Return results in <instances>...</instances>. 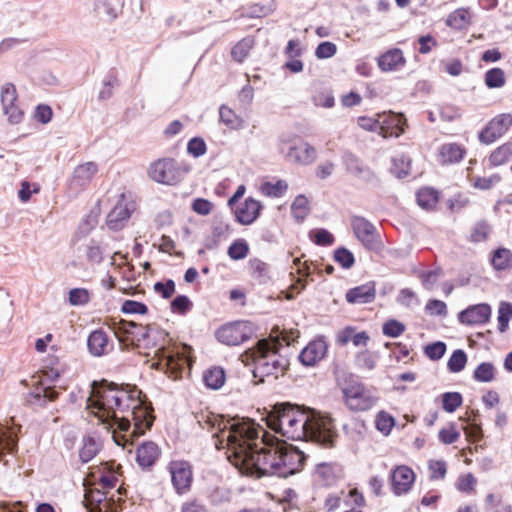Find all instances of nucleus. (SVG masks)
I'll return each instance as SVG.
<instances>
[{"label": "nucleus", "mask_w": 512, "mask_h": 512, "mask_svg": "<svg viewBox=\"0 0 512 512\" xmlns=\"http://www.w3.org/2000/svg\"><path fill=\"white\" fill-rule=\"evenodd\" d=\"M202 428L216 430L215 447L226 449L228 461L242 474L260 478L266 475L288 477L300 472L305 465V454L284 441L276 440L259 430L249 421L225 419L208 409L195 413Z\"/></svg>", "instance_id": "1"}, {"label": "nucleus", "mask_w": 512, "mask_h": 512, "mask_svg": "<svg viewBox=\"0 0 512 512\" xmlns=\"http://www.w3.org/2000/svg\"><path fill=\"white\" fill-rule=\"evenodd\" d=\"M87 408L123 448L149 430L155 419L146 396L130 384L103 381L88 398Z\"/></svg>", "instance_id": "2"}, {"label": "nucleus", "mask_w": 512, "mask_h": 512, "mask_svg": "<svg viewBox=\"0 0 512 512\" xmlns=\"http://www.w3.org/2000/svg\"><path fill=\"white\" fill-rule=\"evenodd\" d=\"M141 348L154 351V366L170 379L182 378L191 366V348L176 343L166 330L156 324L146 325Z\"/></svg>", "instance_id": "3"}, {"label": "nucleus", "mask_w": 512, "mask_h": 512, "mask_svg": "<svg viewBox=\"0 0 512 512\" xmlns=\"http://www.w3.org/2000/svg\"><path fill=\"white\" fill-rule=\"evenodd\" d=\"M307 423L309 412L289 403L275 405L266 416V424L271 430L291 440L307 438Z\"/></svg>", "instance_id": "4"}, {"label": "nucleus", "mask_w": 512, "mask_h": 512, "mask_svg": "<svg viewBox=\"0 0 512 512\" xmlns=\"http://www.w3.org/2000/svg\"><path fill=\"white\" fill-rule=\"evenodd\" d=\"M251 354L254 362L253 376L258 382L263 383L267 378L277 379L285 374L288 361L279 353L278 341L262 339L251 349Z\"/></svg>", "instance_id": "5"}, {"label": "nucleus", "mask_w": 512, "mask_h": 512, "mask_svg": "<svg viewBox=\"0 0 512 512\" xmlns=\"http://www.w3.org/2000/svg\"><path fill=\"white\" fill-rule=\"evenodd\" d=\"M189 167L172 157H162L150 163L147 174L156 183L175 186L183 181Z\"/></svg>", "instance_id": "6"}, {"label": "nucleus", "mask_w": 512, "mask_h": 512, "mask_svg": "<svg viewBox=\"0 0 512 512\" xmlns=\"http://www.w3.org/2000/svg\"><path fill=\"white\" fill-rule=\"evenodd\" d=\"M345 406L352 412H366L374 408L379 400L373 388L359 381L346 383L342 389Z\"/></svg>", "instance_id": "7"}, {"label": "nucleus", "mask_w": 512, "mask_h": 512, "mask_svg": "<svg viewBox=\"0 0 512 512\" xmlns=\"http://www.w3.org/2000/svg\"><path fill=\"white\" fill-rule=\"evenodd\" d=\"M306 426V441L310 440L325 447L334 446L338 434L331 417L318 413H309V423Z\"/></svg>", "instance_id": "8"}, {"label": "nucleus", "mask_w": 512, "mask_h": 512, "mask_svg": "<svg viewBox=\"0 0 512 512\" xmlns=\"http://www.w3.org/2000/svg\"><path fill=\"white\" fill-rule=\"evenodd\" d=\"M125 491L119 487L116 493L119 495L115 498V494L110 495V491H104L100 488H87L85 492V503L89 512H119L122 510L124 500L121 495Z\"/></svg>", "instance_id": "9"}, {"label": "nucleus", "mask_w": 512, "mask_h": 512, "mask_svg": "<svg viewBox=\"0 0 512 512\" xmlns=\"http://www.w3.org/2000/svg\"><path fill=\"white\" fill-rule=\"evenodd\" d=\"M121 466L114 461L104 462L98 466L91 467L87 476L88 488H100L110 491L115 488L121 476Z\"/></svg>", "instance_id": "10"}, {"label": "nucleus", "mask_w": 512, "mask_h": 512, "mask_svg": "<svg viewBox=\"0 0 512 512\" xmlns=\"http://www.w3.org/2000/svg\"><path fill=\"white\" fill-rule=\"evenodd\" d=\"M351 227L355 237L370 251L380 254L384 250V244L376 227L362 216L351 218Z\"/></svg>", "instance_id": "11"}, {"label": "nucleus", "mask_w": 512, "mask_h": 512, "mask_svg": "<svg viewBox=\"0 0 512 512\" xmlns=\"http://www.w3.org/2000/svg\"><path fill=\"white\" fill-rule=\"evenodd\" d=\"M166 468L170 474L174 492L179 496L188 494L194 481L192 464L189 461L177 459L168 462Z\"/></svg>", "instance_id": "12"}, {"label": "nucleus", "mask_w": 512, "mask_h": 512, "mask_svg": "<svg viewBox=\"0 0 512 512\" xmlns=\"http://www.w3.org/2000/svg\"><path fill=\"white\" fill-rule=\"evenodd\" d=\"M109 328L124 347L128 348L131 346L141 348L146 326L133 321L120 319L118 321L112 320L109 323Z\"/></svg>", "instance_id": "13"}, {"label": "nucleus", "mask_w": 512, "mask_h": 512, "mask_svg": "<svg viewBox=\"0 0 512 512\" xmlns=\"http://www.w3.org/2000/svg\"><path fill=\"white\" fill-rule=\"evenodd\" d=\"M253 335L252 325L247 321H235L220 326L216 332V339L227 346H238Z\"/></svg>", "instance_id": "14"}, {"label": "nucleus", "mask_w": 512, "mask_h": 512, "mask_svg": "<svg viewBox=\"0 0 512 512\" xmlns=\"http://www.w3.org/2000/svg\"><path fill=\"white\" fill-rule=\"evenodd\" d=\"M289 143L288 151L285 155L286 159L298 165H311L317 158V151L308 142L295 137L290 141H282L281 144Z\"/></svg>", "instance_id": "15"}, {"label": "nucleus", "mask_w": 512, "mask_h": 512, "mask_svg": "<svg viewBox=\"0 0 512 512\" xmlns=\"http://www.w3.org/2000/svg\"><path fill=\"white\" fill-rule=\"evenodd\" d=\"M512 125V115L502 113L492 118L479 133V141L483 144H491L502 137Z\"/></svg>", "instance_id": "16"}, {"label": "nucleus", "mask_w": 512, "mask_h": 512, "mask_svg": "<svg viewBox=\"0 0 512 512\" xmlns=\"http://www.w3.org/2000/svg\"><path fill=\"white\" fill-rule=\"evenodd\" d=\"M416 474L407 465H398L390 473L391 491L396 496L407 494L413 487Z\"/></svg>", "instance_id": "17"}, {"label": "nucleus", "mask_w": 512, "mask_h": 512, "mask_svg": "<svg viewBox=\"0 0 512 512\" xmlns=\"http://www.w3.org/2000/svg\"><path fill=\"white\" fill-rule=\"evenodd\" d=\"M378 133L383 138L399 137L405 131L406 118L399 113H379Z\"/></svg>", "instance_id": "18"}, {"label": "nucleus", "mask_w": 512, "mask_h": 512, "mask_svg": "<svg viewBox=\"0 0 512 512\" xmlns=\"http://www.w3.org/2000/svg\"><path fill=\"white\" fill-rule=\"evenodd\" d=\"M262 208L263 206L259 200L248 197L244 202L237 206L235 205L231 209L233 210L236 222L247 226L251 225L259 218Z\"/></svg>", "instance_id": "19"}, {"label": "nucleus", "mask_w": 512, "mask_h": 512, "mask_svg": "<svg viewBox=\"0 0 512 512\" xmlns=\"http://www.w3.org/2000/svg\"><path fill=\"white\" fill-rule=\"evenodd\" d=\"M491 307L486 303L470 305L458 314V321L467 326L482 325L489 321Z\"/></svg>", "instance_id": "20"}, {"label": "nucleus", "mask_w": 512, "mask_h": 512, "mask_svg": "<svg viewBox=\"0 0 512 512\" xmlns=\"http://www.w3.org/2000/svg\"><path fill=\"white\" fill-rule=\"evenodd\" d=\"M328 344L322 338L310 341L300 352L299 360L305 366H315L326 356Z\"/></svg>", "instance_id": "21"}, {"label": "nucleus", "mask_w": 512, "mask_h": 512, "mask_svg": "<svg viewBox=\"0 0 512 512\" xmlns=\"http://www.w3.org/2000/svg\"><path fill=\"white\" fill-rule=\"evenodd\" d=\"M87 346L89 352L96 357L107 355L114 348L108 333L102 328L96 329L89 334Z\"/></svg>", "instance_id": "22"}, {"label": "nucleus", "mask_w": 512, "mask_h": 512, "mask_svg": "<svg viewBox=\"0 0 512 512\" xmlns=\"http://www.w3.org/2000/svg\"><path fill=\"white\" fill-rule=\"evenodd\" d=\"M467 150L464 145L449 142L442 144L437 151L436 157L437 161L445 166V165H453L461 162L466 156Z\"/></svg>", "instance_id": "23"}, {"label": "nucleus", "mask_w": 512, "mask_h": 512, "mask_svg": "<svg viewBox=\"0 0 512 512\" xmlns=\"http://www.w3.org/2000/svg\"><path fill=\"white\" fill-rule=\"evenodd\" d=\"M131 213L132 209L129 204L125 202L124 195H122L121 200L117 202L114 208L107 215V227L113 231L121 230L131 217Z\"/></svg>", "instance_id": "24"}, {"label": "nucleus", "mask_w": 512, "mask_h": 512, "mask_svg": "<svg viewBox=\"0 0 512 512\" xmlns=\"http://www.w3.org/2000/svg\"><path fill=\"white\" fill-rule=\"evenodd\" d=\"M376 299V283L374 281L353 287L345 294L349 304H368Z\"/></svg>", "instance_id": "25"}, {"label": "nucleus", "mask_w": 512, "mask_h": 512, "mask_svg": "<svg viewBox=\"0 0 512 512\" xmlns=\"http://www.w3.org/2000/svg\"><path fill=\"white\" fill-rule=\"evenodd\" d=\"M377 65L382 72L397 71L405 67L406 58L400 48H390L377 58Z\"/></svg>", "instance_id": "26"}, {"label": "nucleus", "mask_w": 512, "mask_h": 512, "mask_svg": "<svg viewBox=\"0 0 512 512\" xmlns=\"http://www.w3.org/2000/svg\"><path fill=\"white\" fill-rule=\"evenodd\" d=\"M18 425H3L0 423V463L5 454H13L17 450Z\"/></svg>", "instance_id": "27"}, {"label": "nucleus", "mask_w": 512, "mask_h": 512, "mask_svg": "<svg viewBox=\"0 0 512 512\" xmlns=\"http://www.w3.org/2000/svg\"><path fill=\"white\" fill-rule=\"evenodd\" d=\"M161 456V450L154 442H143L136 450V462L142 469H150Z\"/></svg>", "instance_id": "28"}, {"label": "nucleus", "mask_w": 512, "mask_h": 512, "mask_svg": "<svg viewBox=\"0 0 512 512\" xmlns=\"http://www.w3.org/2000/svg\"><path fill=\"white\" fill-rule=\"evenodd\" d=\"M97 172L98 165L93 161L80 164L73 171L70 185L83 189L90 184Z\"/></svg>", "instance_id": "29"}, {"label": "nucleus", "mask_w": 512, "mask_h": 512, "mask_svg": "<svg viewBox=\"0 0 512 512\" xmlns=\"http://www.w3.org/2000/svg\"><path fill=\"white\" fill-rule=\"evenodd\" d=\"M345 166L347 172L358 182V183H370L374 180V172L365 165L359 158L350 155L345 160Z\"/></svg>", "instance_id": "30"}, {"label": "nucleus", "mask_w": 512, "mask_h": 512, "mask_svg": "<svg viewBox=\"0 0 512 512\" xmlns=\"http://www.w3.org/2000/svg\"><path fill=\"white\" fill-rule=\"evenodd\" d=\"M445 24L454 30H465L472 24L470 8L461 7L448 14Z\"/></svg>", "instance_id": "31"}, {"label": "nucleus", "mask_w": 512, "mask_h": 512, "mask_svg": "<svg viewBox=\"0 0 512 512\" xmlns=\"http://www.w3.org/2000/svg\"><path fill=\"white\" fill-rule=\"evenodd\" d=\"M369 340L370 336L367 332H356V329L351 326L345 327L338 336V342L341 345H346L351 341L355 346H366Z\"/></svg>", "instance_id": "32"}, {"label": "nucleus", "mask_w": 512, "mask_h": 512, "mask_svg": "<svg viewBox=\"0 0 512 512\" xmlns=\"http://www.w3.org/2000/svg\"><path fill=\"white\" fill-rule=\"evenodd\" d=\"M512 158V142H506L494 149L489 157L488 162L491 167L502 166Z\"/></svg>", "instance_id": "33"}, {"label": "nucleus", "mask_w": 512, "mask_h": 512, "mask_svg": "<svg viewBox=\"0 0 512 512\" xmlns=\"http://www.w3.org/2000/svg\"><path fill=\"white\" fill-rule=\"evenodd\" d=\"M203 381L205 385L210 389H220L226 381V374L224 369L220 366H213L207 369L203 373Z\"/></svg>", "instance_id": "34"}, {"label": "nucleus", "mask_w": 512, "mask_h": 512, "mask_svg": "<svg viewBox=\"0 0 512 512\" xmlns=\"http://www.w3.org/2000/svg\"><path fill=\"white\" fill-rule=\"evenodd\" d=\"M417 203L426 210H432L439 202V191L432 187H422L416 194Z\"/></svg>", "instance_id": "35"}, {"label": "nucleus", "mask_w": 512, "mask_h": 512, "mask_svg": "<svg viewBox=\"0 0 512 512\" xmlns=\"http://www.w3.org/2000/svg\"><path fill=\"white\" fill-rule=\"evenodd\" d=\"M490 262L497 271L508 270L512 267V252L507 248H497L492 252Z\"/></svg>", "instance_id": "36"}, {"label": "nucleus", "mask_w": 512, "mask_h": 512, "mask_svg": "<svg viewBox=\"0 0 512 512\" xmlns=\"http://www.w3.org/2000/svg\"><path fill=\"white\" fill-rule=\"evenodd\" d=\"M253 45L254 40L251 37H245L238 41L231 50L233 60L242 63L249 55Z\"/></svg>", "instance_id": "37"}, {"label": "nucleus", "mask_w": 512, "mask_h": 512, "mask_svg": "<svg viewBox=\"0 0 512 512\" xmlns=\"http://www.w3.org/2000/svg\"><path fill=\"white\" fill-rule=\"evenodd\" d=\"M341 469L332 464H320L317 469V475L325 485H332L340 477Z\"/></svg>", "instance_id": "38"}, {"label": "nucleus", "mask_w": 512, "mask_h": 512, "mask_svg": "<svg viewBox=\"0 0 512 512\" xmlns=\"http://www.w3.org/2000/svg\"><path fill=\"white\" fill-rule=\"evenodd\" d=\"M220 120L229 129L237 130L242 127L243 120L230 107L222 105L219 109Z\"/></svg>", "instance_id": "39"}, {"label": "nucleus", "mask_w": 512, "mask_h": 512, "mask_svg": "<svg viewBox=\"0 0 512 512\" xmlns=\"http://www.w3.org/2000/svg\"><path fill=\"white\" fill-rule=\"evenodd\" d=\"M491 226L486 220L477 221L471 228L469 240L472 243H481L489 238Z\"/></svg>", "instance_id": "40"}, {"label": "nucleus", "mask_w": 512, "mask_h": 512, "mask_svg": "<svg viewBox=\"0 0 512 512\" xmlns=\"http://www.w3.org/2000/svg\"><path fill=\"white\" fill-rule=\"evenodd\" d=\"M250 247L245 239L239 238L234 240L228 247V256L235 261L246 258L249 254Z\"/></svg>", "instance_id": "41"}, {"label": "nucleus", "mask_w": 512, "mask_h": 512, "mask_svg": "<svg viewBox=\"0 0 512 512\" xmlns=\"http://www.w3.org/2000/svg\"><path fill=\"white\" fill-rule=\"evenodd\" d=\"M485 85L488 88H501L506 83L505 72L501 68H492L485 73Z\"/></svg>", "instance_id": "42"}, {"label": "nucleus", "mask_w": 512, "mask_h": 512, "mask_svg": "<svg viewBox=\"0 0 512 512\" xmlns=\"http://www.w3.org/2000/svg\"><path fill=\"white\" fill-rule=\"evenodd\" d=\"M260 189L265 196L279 198L287 191L288 184L284 180H278L275 183L265 182L261 185Z\"/></svg>", "instance_id": "43"}, {"label": "nucleus", "mask_w": 512, "mask_h": 512, "mask_svg": "<svg viewBox=\"0 0 512 512\" xmlns=\"http://www.w3.org/2000/svg\"><path fill=\"white\" fill-rule=\"evenodd\" d=\"M44 374L51 380L57 379L65 372V366L56 357L48 356L45 360Z\"/></svg>", "instance_id": "44"}, {"label": "nucleus", "mask_w": 512, "mask_h": 512, "mask_svg": "<svg viewBox=\"0 0 512 512\" xmlns=\"http://www.w3.org/2000/svg\"><path fill=\"white\" fill-rule=\"evenodd\" d=\"M375 425L379 432L388 436L395 426V419L386 411H380L376 415Z\"/></svg>", "instance_id": "45"}, {"label": "nucleus", "mask_w": 512, "mask_h": 512, "mask_svg": "<svg viewBox=\"0 0 512 512\" xmlns=\"http://www.w3.org/2000/svg\"><path fill=\"white\" fill-rule=\"evenodd\" d=\"M473 377L478 382H492L495 379V367L492 363L483 362L474 370Z\"/></svg>", "instance_id": "46"}, {"label": "nucleus", "mask_w": 512, "mask_h": 512, "mask_svg": "<svg viewBox=\"0 0 512 512\" xmlns=\"http://www.w3.org/2000/svg\"><path fill=\"white\" fill-rule=\"evenodd\" d=\"M98 451L97 442L93 438L88 437L84 439L83 445L79 450V457L83 463H87L97 455Z\"/></svg>", "instance_id": "47"}, {"label": "nucleus", "mask_w": 512, "mask_h": 512, "mask_svg": "<svg viewBox=\"0 0 512 512\" xmlns=\"http://www.w3.org/2000/svg\"><path fill=\"white\" fill-rule=\"evenodd\" d=\"M463 402L462 395L458 392H446L442 394V407L448 413L455 412Z\"/></svg>", "instance_id": "48"}, {"label": "nucleus", "mask_w": 512, "mask_h": 512, "mask_svg": "<svg viewBox=\"0 0 512 512\" xmlns=\"http://www.w3.org/2000/svg\"><path fill=\"white\" fill-rule=\"evenodd\" d=\"M466 363H467L466 353L463 350L458 349V350H455L452 353V355L450 356V358L447 362V367L450 372L458 373L465 368Z\"/></svg>", "instance_id": "49"}, {"label": "nucleus", "mask_w": 512, "mask_h": 512, "mask_svg": "<svg viewBox=\"0 0 512 512\" xmlns=\"http://www.w3.org/2000/svg\"><path fill=\"white\" fill-rule=\"evenodd\" d=\"M248 269L252 277L257 279H263L268 277L269 266L266 262L252 258L248 262Z\"/></svg>", "instance_id": "50"}, {"label": "nucleus", "mask_w": 512, "mask_h": 512, "mask_svg": "<svg viewBox=\"0 0 512 512\" xmlns=\"http://www.w3.org/2000/svg\"><path fill=\"white\" fill-rule=\"evenodd\" d=\"M334 260L344 269H350L355 263L353 253L345 247H340L334 251Z\"/></svg>", "instance_id": "51"}, {"label": "nucleus", "mask_w": 512, "mask_h": 512, "mask_svg": "<svg viewBox=\"0 0 512 512\" xmlns=\"http://www.w3.org/2000/svg\"><path fill=\"white\" fill-rule=\"evenodd\" d=\"M405 329V325L396 319H389L382 326L383 334L392 338H396L402 335Z\"/></svg>", "instance_id": "52"}, {"label": "nucleus", "mask_w": 512, "mask_h": 512, "mask_svg": "<svg viewBox=\"0 0 512 512\" xmlns=\"http://www.w3.org/2000/svg\"><path fill=\"white\" fill-rule=\"evenodd\" d=\"M443 271L440 268L424 271L419 274V278L423 287L427 290H432L434 286L437 284L438 279L442 276Z\"/></svg>", "instance_id": "53"}, {"label": "nucleus", "mask_w": 512, "mask_h": 512, "mask_svg": "<svg viewBox=\"0 0 512 512\" xmlns=\"http://www.w3.org/2000/svg\"><path fill=\"white\" fill-rule=\"evenodd\" d=\"M425 312L430 316L445 317L448 313L447 305L444 301L430 299L425 304Z\"/></svg>", "instance_id": "54"}, {"label": "nucleus", "mask_w": 512, "mask_h": 512, "mask_svg": "<svg viewBox=\"0 0 512 512\" xmlns=\"http://www.w3.org/2000/svg\"><path fill=\"white\" fill-rule=\"evenodd\" d=\"M428 470L431 480H442L447 473V464L443 460H432L428 464Z\"/></svg>", "instance_id": "55"}, {"label": "nucleus", "mask_w": 512, "mask_h": 512, "mask_svg": "<svg viewBox=\"0 0 512 512\" xmlns=\"http://www.w3.org/2000/svg\"><path fill=\"white\" fill-rule=\"evenodd\" d=\"M18 102L16 87L11 83H6L1 89V103L3 108L14 105Z\"/></svg>", "instance_id": "56"}, {"label": "nucleus", "mask_w": 512, "mask_h": 512, "mask_svg": "<svg viewBox=\"0 0 512 512\" xmlns=\"http://www.w3.org/2000/svg\"><path fill=\"white\" fill-rule=\"evenodd\" d=\"M313 103L317 107L332 108L335 104V99L331 91L319 90L313 95Z\"/></svg>", "instance_id": "57"}, {"label": "nucleus", "mask_w": 512, "mask_h": 512, "mask_svg": "<svg viewBox=\"0 0 512 512\" xmlns=\"http://www.w3.org/2000/svg\"><path fill=\"white\" fill-rule=\"evenodd\" d=\"M90 301V293L85 288H74L69 291V303L73 306H82Z\"/></svg>", "instance_id": "58"}, {"label": "nucleus", "mask_w": 512, "mask_h": 512, "mask_svg": "<svg viewBox=\"0 0 512 512\" xmlns=\"http://www.w3.org/2000/svg\"><path fill=\"white\" fill-rule=\"evenodd\" d=\"M476 483L477 480L475 476L472 473H467L459 476L456 488L460 492L473 493L475 491Z\"/></svg>", "instance_id": "59"}, {"label": "nucleus", "mask_w": 512, "mask_h": 512, "mask_svg": "<svg viewBox=\"0 0 512 512\" xmlns=\"http://www.w3.org/2000/svg\"><path fill=\"white\" fill-rule=\"evenodd\" d=\"M472 186L480 190H489L501 181L498 174H493L489 177H475L471 179Z\"/></svg>", "instance_id": "60"}, {"label": "nucleus", "mask_w": 512, "mask_h": 512, "mask_svg": "<svg viewBox=\"0 0 512 512\" xmlns=\"http://www.w3.org/2000/svg\"><path fill=\"white\" fill-rule=\"evenodd\" d=\"M438 437L443 444H453L459 439L460 432L457 430L455 424L450 423L447 427L439 431Z\"/></svg>", "instance_id": "61"}, {"label": "nucleus", "mask_w": 512, "mask_h": 512, "mask_svg": "<svg viewBox=\"0 0 512 512\" xmlns=\"http://www.w3.org/2000/svg\"><path fill=\"white\" fill-rule=\"evenodd\" d=\"M446 352V344L441 341L433 342L431 344H428L424 348L425 355L433 360L437 361L443 357V355Z\"/></svg>", "instance_id": "62"}, {"label": "nucleus", "mask_w": 512, "mask_h": 512, "mask_svg": "<svg viewBox=\"0 0 512 512\" xmlns=\"http://www.w3.org/2000/svg\"><path fill=\"white\" fill-rule=\"evenodd\" d=\"M291 209L296 219L303 220L309 211L308 201L306 197L302 195L296 197L294 202L292 203Z\"/></svg>", "instance_id": "63"}, {"label": "nucleus", "mask_w": 512, "mask_h": 512, "mask_svg": "<svg viewBox=\"0 0 512 512\" xmlns=\"http://www.w3.org/2000/svg\"><path fill=\"white\" fill-rule=\"evenodd\" d=\"M207 151V145L205 141L200 137H194L189 140L187 144V152L191 156L198 158L203 156Z\"/></svg>", "instance_id": "64"}]
</instances>
